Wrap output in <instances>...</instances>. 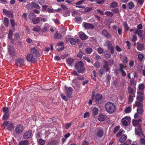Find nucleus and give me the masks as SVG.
<instances>
[{"instance_id":"obj_25","label":"nucleus","mask_w":145,"mask_h":145,"mask_svg":"<svg viewBox=\"0 0 145 145\" xmlns=\"http://www.w3.org/2000/svg\"><path fill=\"white\" fill-rule=\"evenodd\" d=\"M40 18L39 17H36L32 20V22L34 24H37L40 23Z\"/></svg>"},{"instance_id":"obj_17","label":"nucleus","mask_w":145,"mask_h":145,"mask_svg":"<svg viewBox=\"0 0 145 145\" xmlns=\"http://www.w3.org/2000/svg\"><path fill=\"white\" fill-rule=\"evenodd\" d=\"M13 34L12 30L11 29L9 30L8 36V38L11 40L12 42H13L14 41V39L12 38Z\"/></svg>"},{"instance_id":"obj_64","label":"nucleus","mask_w":145,"mask_h":145,"mask_svg":"<svg viewBox=\"0 0 145 145\" xmlns=\"http://www.w3.org/2000/svg\"><path fill=\"white\" fill-rule=\"evenodd\" d=\"M89 143L86 140H84L82 141V145H89Z\"/></svg>"},{"instance_id":"obj_22","label":"nucleus","mask_w":145,"mask_h":145,"mask_svg":"<svg viewBox=\"0 0 145 145\" xmlns=\"http://www.w3.org/2000/svg\"><path fill=\"white\" fill-rule=\"evenodd\" d=\"M74 59L72 58H69L67 59V63L68 65L70 66H72V64L73 62Z\"/></svg>"},{"instance_id":"obj_62","label":"nucleus","mask_w":145,"mask_h":145,"mask_svg":"<svg viewBox=\"0 0 145 145\" xmlns=\"http://www.w3.org/2000/svg\"><path fill=\"white\" fill-rule=\"evenodd\" d=\"M105 14L106 15L109 16L110 17H112L113 15L112 13L108 11L105 12Z\"/></svg>"},{"instance_id":"obj_49","label":"nucleus","mask_w":145,"mask_h":145,"mask_svg":"<svg viewBox=\"0 0 145 145\" xmlns=\"http://www.w3.org/2000/svg\"><path fill=\"white\" fill-rule=\"evenodd\" d=\"M38 143L40 145H44L45 142V141L42 138H40L38 140Z\"/></svg>"},{"instance_id":"obj_34","label":"nucleus","mask_w":145,"mask_h":145,"mask_svg":"<svg viewBox=\"0 0 145 145\" xmlns=\"http://www.w3.org/2000/svg\"><path fill=\"white\" fill-rule=\"evenodd\" d=\"M137 50L139 51H142L144 48L143 44L140 43H137Z\"/></svg>"},{"instance_id":"obj_32","label":"nucleus","mask_w":145,"mask_h":145,"mask_svg":"<svg viewBox=\"0 0 145 145\" xmlns=\"http://www.w3.org/2000/svg\"><path fill=\"white\" fill-rule=\"evenodd\" d=\"M98 112V108L96 107H94L92 111V114L94 116H96Z\"/></svg>"},{"instance_id":"obj_7","label":"nucleus","mask_w":145,"mask_h":145,"mask_svg":"<svg viewBox=\"0 0 145 145\" xmlns=\"http://www.w3.org/2000/svg\"><path fill=\"white\" fill-rule=\"evenodd\" d=\"M95 102L98 103L100 104L102 102L103 96L102 95L99 93L97 94L94 96Z\"/></svg>"},{"instance_id":"obj_4","label":"nucleus","mask_w":145,"mask_h":145,"mask_svg":"<svg viewBox=\"0 0 145 145\" xmlns=\"http://www.w3.org/2000/svg\"><path fill=\"white\" fill-rule=\"evenodd\" d=\"M3 112L4 113V115L2 118V120L5 121L7 120L9 117V109L8 107H3Z\"/></svg>"},{"instance_id":"obj_54","label":"nucleus","mask_w":145,"mask_h":145,"mask_svg":"<svg viewBox=\"0 0 145 145\" xmlns=\"http://www.w3.org/2000/svg\"><path fill=\"white\" fill-rule=\"evenodd\" d=\"M62 10H47V12L48 13H53L54 12V11L57 12H59L61 11Z\"/></svg>"},{"instance_id":"obj_40","label":"nucleus","mask_w":145,"mask_h":145,"mask_svg":"<svg viewBox=\"0 0 145 145\" xmlns=\"http://www.w3.org/2000/svg\"><path fill=\"white\" fill-rule=\"evenodd\" d=\"M118 6V3L115 1L112 2L110 5V7L112 8H115Z\"/></svg>"},{"instance_id":"obj_57","label":"nucleus","mask_w":145,"mask_h":145,"mask_svg":"<svg viewBox=\"0 0 145 145\" xmlns=\"http://www.w3.org/2000/svg\"><path fill=\"white\" fill-rule=\"evenodd\" d=\"M105 73V70L104 69L101 68L100 69L99 72V74L101 76Z\"/></svg>"},{"instance_id":"obj_14","label":"nucleus","mask_w":145,"mask_h":145,"mask_svg":"<svg viewBox=\"0 0 145 145\" xmlns=\"http://www.w3.org/2000/svg\"><path fill=\"white\" fill-rule=\"evenodd\" d=\"M102 34L106 38L109 39L111 37V35L106 29H103L102 30Z\"/></svg>"},{"instance_id":"obj_23","label":"nucleus","mask_w":145,"mask_h":145,"mask_svg":"<svg viewBox=\"0 0 145 145\" xmlns=\"http://www.w3.org/2000/svg\"><path fill=\"white\" fill-rule=\"evenodd\" d=\"M3 22L5 27H8L9 23V21L7 18V17H4L3 21Z\"/></svg>"},{"instance_id":"obj_38","label":"nucleus","mask_w":145,"mask_h":145,"mask_svg":"<svg viewBox=\"0 0 145 145\" xmlns=\"http://www.w3.org/2000/svg\"><path fill=\"white\" fill-rule=\"evenodd\" d=\"M136 99L138 101L142 102L144 99V97L142 95H138L137 96Z\"/></svg>"},{"instance_id":"obj_9","label":"nucleus","mask_w":145,"mask_h":145,"mask_svg":"<svg viewBox=\"0 0 145 145\" xmlns=\"http://www.w3.org/2000/svg\"><path fill=\"white\" fill-rule=\"evenodd\" d=\"M27 60L31 62L35 63L37 62V60L36 58H34L33 55L31 54L28 55L26 57Z\"/></svg>"},{"instance_id":"obj_5","label":"nucleus","mask_w":145,"mask_h":145,"mask_svg":"<svg viewBox=\"0 0 145 145\" xmlns=\"http://www.w3.org/2000/svg\"><path fill=\"white\" fill-rule=\"evenodd\" d=\"M65 90L66 91L65 93L67 97L69 98L72 97V93L73 89L71 87H69L67 88V86H65Z\"/></svg>"},{"instance_id":"obj_35","label":"nucleus","mask_w":145,"mask_h":145,"mask_svg":"<svg viewBox=\"0 0 145 145\" xmlns=\"http://www.w3.org/2000/svg\"><path fill=\"white\" fill-rule=\"evenodd\" d=\"M141 102L138 101H136L135 103V106L138 107V108H143V105L142 103H141Z\"/></svg>"},{"instance_id":"obj_29","label":"nucleus","mask_w":145,"mask_h":145,"mask_svg":"<svg viewBox=\"0 0 145 145\" xmlns=\"http://www.w3.org/2000/svg\"><path fill=\"white\" fill-rule=\"evenodd\" d=\"M103 131L102 129H99L97 133V136L99 138L103 137Z\"/></svg>"},{"instance_id":"obj_51","label":"nucleus","mask_w":145,"mask_h":145,"mask_svg":"<svg viewBox=\"0 0 145 145\" xmlns=\"http://www.w3.org/2000/svg\"><path fill=\"white\" fill-rule=\"evenodd\" d=\"M105 57L107 58H109L111 56V55L110 52L108 51H106L104 53Z\"/></svg>"},{"instance_id":"obj_43","label":"nucleus","mask_w":145,"mask_h":145,"mask_svg":"<svg viewBox=\"0 0 145 145\" xmlns=\"http://www.w3.org/2000/svg\"><path fill=\"white\" fill-rule=\"evenodd\" d=\"M20 39V35L19 33H16L14 35V39L15 40H17Z\"/></svg>"},{"instance_id":"obj_41","label":"nucleus","mask_w":145,"mask_h":145,"mask_svg":"<svg viewBox=\"0 0 145 145\" xmlns=\"http://www.w3.org/2000/svg\"><path fill=\"white\" fill-rule=\"evenodd\" d=\"M85 51L87 54H90L91 53L92 51V49L91 48L88 47L86 48Z\"/></svg>"},{"instance_id":"obj_11","label":"nucleus","mask_w":145,"mask_h":145,"mask_svg":"<svg viewBox=\"0 0 145 145\" xmlns=\"http://www.w3.org/2000/svg\"><path fill=\"white\" fill-rule=\"evenodd\" d=\"M31 53L34 55L35 57H38L40 56V54L39 52L34 48H31Z\"/></svg>"},{"instance_id":"obj_42","label":"nucleus","mask_w":145,"mask_h":145,"mask_svg":"<svg viewBox=\"0 0 145 145\" xmlns=\"http://www.w3.org/2000/svg\"><path fill=\"white\" fill-rule=\"evenodd\" d=\"M41 28L40 26H36L33 29V31H36L37 32H39L41 30Z\"/></svg>"},{"instance_id":"obj_33","label":"nucleus","mask_w":145,"mask_h":145,"mask_svg":"<svg viewBox=\"0 0 145 145\" xmlns=\"http://www.w3.org/2000/svg\"><path fill=\"white\" fill-rule=\"evenodd\" d=\"M29 144L28 141L27 140H25L19 142L18 145H28Z\"/></svg>"},{"instance_id":"obj_48","label":"nucleus","mask_w":145,"mask_h":145,"mask_svg":"<svg viewBox=\"0 0 145 145\" xmlns=\"http://www.w3.org/2000/svg\"><path fill=\"white\" fill-rule=\"evenodd\" d=\"M128 91L129 93L131 94H133V88H131V85H130L128 87Z\"/></svg>"},{"instance_id":"obj_59","label":"nucleus","mask_w":145,"mask_h":145,"mask_svg":"<svg viewBox=\"0 0 145 145\" xmlns=\"http://www.w3.org/2000/svg\"><path fill=\"white\" fill-rule=\"evenodd\" d=\"M10 22L12 27L13 28H14L15 25V23L14 20L12 19H11L10 20Z\"/></svg>"},{"instance_id":"obj_60","label":"nucleus","mask_w":145,"mask_h":145,"mask_svg":"<svg viewBox=\"0 0 145 145\" xmlns=\"http://www.w3.org/2000/svg\"><path fill=\"white\" fill-rule=\"evenodd\" d=\"M94 66L96 68H99L100 66V63L98 62H95Z\"/></svg>"},{"instance_id":"obj_55","label":"nucleus","mask_w":145,"mask_h":145,"mask_svg":"<svg viewBox=\"0 0 145 145\" xmlns=\"http://www.w3.org/2000/svg\"><path fill=\"white\" fill-rule=\"evenodd\" d=\"M144 88V86L143 84H140L139 85L138 89L140 91L143 90Z\"/></svg>"},{"instance_id":"obj_24","label":"nucleus","mask_w":145,"mask_h":145,"mask_svg":"<svg viewBox=\"0 0 145 145\" xmlns=\"http://www.w3.org/2000/svg\"><path fill=\"white\" fill-rule=\"evenodd\" d=\"M67 41H69L70 43L72 45H75L76 44V40L75 39L72 38L69 39L68 40L67 38H66Z\"/></svg>"},{"instance_id":"obj_13","label":"nucleus","mask_w":145,"mask_h":145,"mask_svg":"<svg viewBox=\"0 0 145 145\" xmlns=\"http://www.w3.org/2000/svg\"><path fill=\"white\" fill-rule=\"evenodd\" d=\"M107 45L108 50L110 51L111 54H113L114 51V47L112 46V44L110 41H108Z\"/></svg>"},{"instance_id":"obj_1","label":"nucleus","mask_w":145,"mask_h":145,"mask_svg":"<svg viewBox=\"0 0 145 145\" xmlns=\"http://www.w3.org/2000/svg\"><path fill=\"white\" fill-rule=\"evenodd\" d=\"M105 108L107 112L109 114H112L116 110L115 105L111 102H107L105 105Z\"/></svg>"},{"instance_id":"obj_28","label":"nucleus","mask_w":145,"mask_h":145,"mask_svg":"<svg viewBox=\"0 0 145 145\" xmlns=\"http://www.w3.org/2000/svg\"><path fill=\"white\" fill-rule=\"evenodd\" d=\"M142 133V130L140 126H138V128L135 129V133L136 135H140Z\"/></svg>"},{"instance_id":"obj_61","label":"nucleus","mask_w":145,"mask_h":145,"mask_svg":"<svg viewBox=\"0 0 145 145\" xmlns=\"http://www.w3.org/2000/svg\"><path fill=\"white\" fill-rule=\"evenodd\" d=\"M97 50L99 54H102L103 53V49L101 47L98 48Z\"/></svg>"},{"instance_id":"obj_27","label":"nucleus","mask_w":145,"mask_h":145,"mask_svg":"<svg viewBox=\"0 0 145 145\" xmlns=\"http://www.w3.org/2000/svg\"><path fill=\"white\" fill-rule=\"evenodd\" d=\"M106 118L105 115L101 114L100 115L98 118V120L100 121H103L105 120Z\"/></svg>"},{"instance_id":"obj_8","label":"nucleus","mask_w":145,"mask_h":145,"mask_svg":"<svg viewBox=\"0 0 145 145\" xmlns=\"http://www.w3.org/2000/svg\"><path fill=\"white\" fill-rule=\"evenodd\" d=\"M15 62L16 66H20L24 64V60L23 58H18L16 59Z\"/></svg>"},{"instance_id":"obj_2","label":"nucleus","mask_w":145,"mask_h":145,"mask_svg":"<svg viewBox=\"0 0 145 145\" xmlns=\"http://www.w3.org/2000/svg\"><path fill=\"white\" fill-rule=\"evenodd\" d=\"M1 127L3 129H6L8 131H10L14 129V124L12 122H9V121H7L3 124Z\"/></svg>"},{"instance_id":"obj_12","label":"nucleus","mask_w":145,"mask_h":145,"mask_svg":"<svg viewBox=\"0 0 145 145\" xmlns=\"http://www.w3.org/2000/svg\"><path fill=\"white\" fill-rule=\"evenodd\" d=\"M32 132L31 130H28L26 131L24 134L23 137L24 139H29L31 136Z\"/></svg>"},{"instance_id":"obj_31","label":"nucleus","mask_w":145,"mask_h":145,"mask_svg":"<svg viewBox=\"0 0 145 145\" xmlns=\"http://www.w3.org/2000/svg\"><path fill=\"white\" fill-rule=\"evenodd\" d=\"M4 13H5V14L9 16H10L11 17H13V15L11 12L8 11L7 10H3Z\"/></svg>"},{"instance_id":"obj_19","label":"nucleus","mask_w":145,"mask_h":145,"mask_svg":"<svg viewBox=\"0 0 145 145\" xmlns=\"http://www.w3.org/2000/svg\"><path fill=\"white\" fill-rule=\"evenodd\" d=\"M143 32V30H136L134 31V33L137 34L139 37L142 38V34Z\"/></svg>"},{"instance_id":"obj_15","label":"nucleus","mask_w":145,"mask_h":145,"mask_svg":"<svg viewBox=\"0 0 145 145\" xmlns=\"http://www.w3.org/2000/svg\"><path fill=\"white\" fill-rule=\"evenodd\" d=\"M83 25H84V28L86 29H93L94 28V26L92 24H91L83 23Z\"/></svg>"},{"instance_id":"obj_30","label":"nucleus","mask_w":145,"mask_h":145,"mask_svg":"<svg viewBox=\"0 0 145 145\" xmlns=\"http://www.w3.org/2000/svg\"><path fill=\"white\" fill-rule=\"evenodd\" d=\"M142 120L141 118H139L138 120H133V124L134 126H136L138 125L140 122L142 121Z\"/></svg>"},{"instance_id":"obj_10","label":"nucleus","mask_w":145,"mask_h":145,"mask_svg":"<svg viewBox=\"0 0 145 145\" xmlns=\"http://www.w3.org/2000/svg\"><path fill=\"white\" fill-rule=\"evenodd\" d=\"M8 52L12 56L14 57L16 55V53L14 49L12 47L9 46L8 49Z\"/></svg>"},{"instance_id":"obj_53","label":"nucleus","mask_w":145,"mask_h":145,"mask_svg":"<svg viewBox=\"0 0 145 145\" xmlns=\"http://www.w3.org/2000/svg\"><path fill=\"white\" fill-rule=\"evenodd\" d=\"M133 98L132 95H129L128 98L129 104L131 103L133 101Z\"/></svg>"},{"instance_id":"obj_50","label":"nucleus","mask_w":145,"mask_h":145,"mask_svg":"<svg viewBox=\"0 0 145 145\" xmlns=\"http://www.w3.org/2000/svg\"><path fill=\"white\" fill-rule=\"evenodd\" d=\"M123 25L126 31H127L129 30V27L128 26L127 23L126 22H123Z\"/></svg>"},{"instance_id":"obj_56","label":"nucleus","mask_w":145,"mask_h":145,"mask_svg":"<svg viewBox=\"0 0 145 145\" xmlns=\"http://www.w3.org/2000/svg\"><path fill=\"white\" fill-rule=\"evenodd\" d=\"M131 111V109L130 106L127 107L125 110V112L126 113H128L130 112Z\"/></svg>"},{"instance_id":"obj_16","label":"nucleus","mask_w":145,"mask_h":145,"mask_svg":"<svg viewBox=\"0 0 145 145\" xmlns=\"http://www.w3.org/2000/svg\"><path fill=\"white\" fill-rule=\"evenodd\" d=\"M103 61L104 63L103 65V68L105 69L106 72L110 70V68L109 67L108 62L105 60H104Z\"/></svg>"},{"instance_id":"obj_37","label":"nucleus","mask_w":145,"mask_h":145,"mask_svg":"<svg viewBox=\"0 0 145 145\" xmlns=\"http://www.w3.org/2000/svg\"><path fill=\"white\" fill-rule=\"evenodd\" d=\"M29 19L32 21L36 17V15L31 12L29 13Z\"/></svg>"},{"instance_id":"obj_58","label":"nucleus","mask_w":145,"mask_h":145,"mask_svg":"<svg viewBox=\"0 0 145 145\" xmlns=\"http://www.w3.org/2000/svg\"><path fill=\"white\" fill-rule=\"evenodd\" d=\"M83 54L84 53L80 50L77 56L80 59H81Z\"/></svg>"},{"instance_id":"obj_36","label":"nucleus","mask_w":145,"mask_h":145,"mask_svg":"<svg viewBox=\"0 0 145 145\" xmlns=\"http://www.w3.org/2000/svg\"><path fill=\"white\" fill-rule=\"evenodd\" d=\"M127 138V136L126 135H123L120 138L119 141L120 143L123 142Z\"/></svg>"},{"instance_id":"obj_63","label":"nucleus","mask_w":145,"mask_h":145,"mask_svg":"<svg viewBox=\"0 0 145 145\" xmlns=\"http://www.w3.org/2000/svg\"><path fill=\"white\" fill-rule=\"evenodd\" d=\"M119 66L120 69H119V71L123 70V69L124 68V66L123 64L121 63L120 64H119Z\"/></svg>"},{"instance_id":"obj_26","label":"nucleus","mask_w":145,"mask_h":145,"mask_svg":"<svg viewBox=\"0 0 145 145\" xmlns=\"http://www.w3.org/2000/svg\"><path fill=\"white\" fill-rule=\"evenodd\" d=\"M31 4L32 5V8H36L37 9H40V7L37 3L34 1H33L31 2Z\"/></svg>"},{"instance_id":"obj_45","label":"nucleus","mask_w":145,"mask_h":145,"mask_svg":"<svg viewBox=\"0 0 145 145\" xmlns=\"http://www.w3.org/2000/svg\"><path fill=\"white\" fill-rule=\"evenodd\" d=\"M137 113L140 114H142L144 112L143 108H137Z\"/></svg>"},{"instance_id":"obj_21","label":"nucleus","mask_w":145,"mask_h":145,"mask_svg":"<svg viewBox=\"0 0 145 145\" xmlns=\"http://www.w3.org/2000/svg\"><path fill=\"white\" fill-rule=\"evenodd\" d=\"M62 35L61 34L59 33L57 31L54 36V39L55 40L60 39L62 38Z\"/></svg>"},{"instance_id":"obj_20","label":"nucleus","mask_w":145,"mask_h":145,"mask_svg":"<svg viewBox=\"0 0 145 145\" xmlns=\"http://www.w3.org/2000/svg\"><path fill=\"white\" fill-rule=\"evenodd\" d=\"M79 36L82 40H85L88 39V37L84 33L82 32L79 35Z\"/></svg>"},{"instance_id":"obj_44","label":"nucleus","mask_w":145,"mask_h":145,"mask_svg":"<svg viewBox=\"0 0 145 145\" xmlns=\"http://www.w3.org/2000/svg\"><path fill=\"white\" fill-rule=\"evenodd\" d=\"M134 4L132 2H130L128 3L127 7L129 9H132L134 7Z\"/></svg>"},{"instance_id":"obj_6","label":"nucleus","mask_w":145,"mask_h":145,"mask_svg":"<svg viewBox=\"0 0 145 145\" xmlns=\"http://www.w3.org/2000/svg\"><path fill=\"white\" fill-rule=\"evenodd\" d=\"M24 131L23 124L22 123L18 124L16 126L15 131L17 134H20Z\"/></svg>"},{"instance_id":"obj_18","label":"nucleus","mask_w":145,"mask_h":145,"mask_svg":"<svg viewBox=\"0 0 145 145\" xmlns=\"http://www.w3.org/2000/svg\"><path fill=\"white\" fill-rule=\"evenodd\" d=\"M49 24H44V26L42 27L41 32L42 33H45L49 29Z\"/></svg>"},{"instance_id":"obj_3","label":"nucleus","mask_w":145,"mask_h":145,"mask_svg":"<svg viewBox=\"0 0 145 145\" xmlns=\"http://www.w3.org/2000/svg\"><path fill=\"white\" fill-rule=\"evenodd\" d=\"M84 64L82 61H80L76 63L75 65V68L79 73H83L85 71V69L83 67Z\"/></svg>"},{"instance_id":"obj_39","label":"nucleus","mask_w":145,"mask_h":145,"mask_svg":"<svg viewBox=\"0 0 145 145\" xmlns=\"http://www.w3.org/2000/svg\"><path fill=\"white\" fill-rule=\"evenodd\" d=\"M64 12L63 13V15L65 17L69 16L70 15V12L68 10H63Z\"/></svg>"},{"instance_id":"obj_52","label":"nucleus","mask_w":145,"mask_h":145,"mask_svg":"<svg viewBox=\"0 0 145 145\" xmlns=\"http://www.w3.org/2000/svg\"><path fill=\"white\" fill-rule=\"evenodd\" d=\"M75 19L76 22L77 23H80L82 22V18L81 17H76Z\"/></svg>"},{"instance_id":"obj_46","label":"nucleus","mask_w":145,"mask_h":145,"mask_svg":"<svg viewBox=\"0 0 145 145\" xmlns=\"http://www.w3.org/2000/svg\"><path fill=\"white\" fill-rule=\"evenodd\" d=\"M138 58L139 60L142 61L144 58L143 54L139 53L138 55Z\"/></svg>"},{"instance_id":"obj_47","label":"nucleus","mask_w":145,"mask_h":145,"mask_svg":"<svg viewBox=\"0 0 145 145\" xmlns=\"http://www.w3.org/2000/svg\"><path fill=\"white\" fill-rule=\"evenodd\" d=\"M57 142L56 140H52L48 143L47 145H56Z\"/></svg>"}]
</instances>
